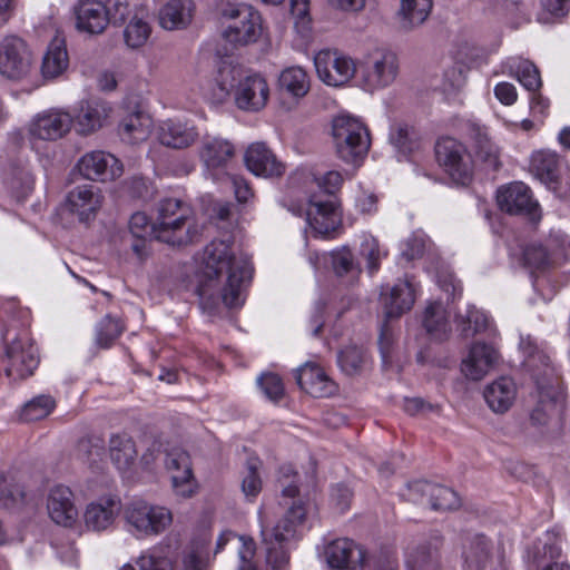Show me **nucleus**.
<instances>
[{
	"label": "nucleus",
	"mask_w": 570,
	"mask_h": 570,
	"mask_svg": "<svg viewBox=\"0 0 570 570\" xmlns=\"http://www.w3.org/2000/svg\"><path fill=\"white\" fill-rule=\"evenodd\" d=\"M252 271L248 258L237 256L229 242L213 240L204 249L198 276L200 304L206 308H214L219 302L228 308L242 306L244 287L252 278Z\"/></svg>",
	"instance_id": "1"
},
{
	"label": "nucleus",
	"mask_w": 570,
	"mask_h": 570,
	"mask_svg": "<svg viewBox=\"0 0 570 570\" xmlns=\"http://www.w3.org/2000/svg\"><path fill=\"white\" fill-rule=\"evenodd\" d=\"M156 239L171 246L197 242L203 226L189 204L178 198L161 199L156 209Z\"/></svg>",
	"instance_id": "2"
},
{
	"label": "nucleus",
	"mask_w": 570,
	"mask_h": 570,
	"mask_svg": "<svg viewBox=\"0 0 570 570\" xmlns=\"http://www.w3.org/2000/svg\"><path fill=\"white\" fill-rule=\"evenodd\" d=\"M306 515V503L302 500L294 501L286 508L275 524L269 523L265 512H259L261 533L266 549V558L274 568H279L287 561L285 546L302 532Z\"/></svg>",
	"instance_id": "3"
},
{
	"label": "nucleus",
	"mask_w": 570,
	"mask_h": 570,
	"mask_svg": "<svg viewBox=\"0 0 570 570\" xmlns=\"http://www.w3.org/2000/svg\"><path fill=\"white\" fill-rule=\"evenodd\" d=\"M524 344L525 342L522 340V348H525ZM524 352L528 355L525 364L533 370L539 397L538 405L531 413V420L538 424H546L549 415L554 411L557 399L560 395L558 377L548 356L535 351V347L530 344L529 350H524Z\"/></svg>",
	"instance_id": "4"
},
{
	"label": "nucleus",
	"mask_w": 570,
	"mask_h": 570,
	"mask_svg": "<svg viewBox=\"0 0 570 570\" xmlns=\"http://www.w3.org/2000/svg\"><path fill=\"white\" fill-rule=\"evenodd\" d=\"M122 518L127 530L138 539L164 533L173 523V512L164 505L135 499L126 503Z\"/></svg>",
	"instance_id": "5"
},
{
	"label": "nucleus",
	"mask_w": 570,
	"mask_h": 570,
	"mask_svg": "<svg viewBox=\"0 0 570 570\" xmlns=\"http://www.w3.org/2000/svg\"><path fill=\"white\" fill-rule=\"evenodd\" d=\"M332 138L338 157L346 163L362 160L371 147L366 125L360 118L346 114L333 118Z\"/></svg>",
	"instance_id": "6"
},
{
	"label": "nucleus",
	"mask_w": 570,
	"mask_h": 570,
	"mask_svg": "<svg viewBox=\"0 0 570 570\" xmlns=\"http://www.w3.org/2000/svg\"><path fill=\"white\" fill-rule=\"evenodd\" d=\"M1 336L6 345V373L13 380H24L33 374L39 365L38 348L26 331L16 332L6 327Z\"/></svg>",
	"instance_id": "7"
},
{
	"label": "nucleus",
	"mask_w": 570,
	"mask_h": 570,
	"mask_svg": "<svg viewBox=\"0 0 570 570\" xmlns=\"http://www.w3.org/2000/svg\"><path fill=\"white\" fill-rule=\"evenodd\" d=\"M222 16L229 21L224 27L222 36L234 46L257 42L264 32L261 13L249 6L226 8Z\"/></svg>",
	"instance_id": "8"
},
{
	"label": "nucleus",
	"mask_w": 570,
	"mask_h": 570,
	"mask_svg": "<svg viewBox=\"0 0 570 570\" xmlns=\"http://www.w3.org/2000/svg\"><path fill=\"white\" fill-rule=\"evenodd\" d=\"M397 75L396 55L387 49H375L362 60L358 81L365 91L373 92L391 86Z\"/></svg>",
	"instance_id": "9"
},
{
	"label": "nucleus",
	"mask_w": 570,
	"mask_h": 570,
	"mask_svg": "<svg viewBox=\"0 0 570 570\" xmlns=\"http://www.w3.org/2000/svg\"><path fill=\"white\" fill-rule=\"evenodd\" d=\"M72 116L60 108H49L35 114L27 124V137L32 148L40 142H53L71 129Z\"/></svg>",
	"instance_id": "10"
},
{
	"label": "nucleus",
	"mask_w": 570,
	"mask_h": 570,
	"mask_svg": "<svg viewBox=\"0 0 570 570\" xmlns=\"http://www.w3.org/2000/svg\"><path fill=\"white\" fill-rule=\"evenodd\" d=\"M435 155L440 166L444 168L452 181L468 186L474 175V165L470 153L460 141L445 137L438 140Z\"/></svg>",
	"instance_id": "11"
},
{
	"label": "nucleus",
	"mask_w": 570,
	"mask_h": 570,
	"mask_svg": "<svg viewBox=\"0 0 570 570\" xmlns=\"http://www.w3.org/2000/svg\"><path fill=\"white\" fill-rule=\"evenodd\" d=\"M306 220L314 236L320 238L334 239L343 232L342 212L335 199L311 197Z\"/></svg>",
	"instance_id": "12"
},
{
	"label": "nucleus",
	"mask_w": 570,
	"mask_h": 570,
	"mask_svg": "<svg viewBox=\"0 0 570 570\" xmlns=\"http://www.w3.org/2000/svg\"><path fill=\"white\" fill-rule=\"evenodd\" d=\"M314 66L318 79L330 87L348 83L357 68L353 58L330 49L321 50L314 56Z\"/></svg>",
	"instance_id": "13"
},
{
	"label": "nucleus",
	"mask_w": 570,
	"mask_h": 570,
	"mask_svg": "<svg viewBox=\"0 0 570 570\" xmlns=\"http://www.w3.org/2000/svg\"><path fill=\"white\" fill-rule=\"evenodd\" d=\"M76 169L90 181L111 183L124 174V165L115 155L105 150L85 153L77 161Z\"/></svg>",
	"instance_id": "14"
},
{
	"label": "nucleus",
	"mask_w": 570,
	"mask_h": 570,
	"mask_svg": "<svg viewBox=\"0 0 570 570\" xmlns=\"http://www.w3.org/2000/svg\"><path fill=\"white\" fill-rule=\"evenodd\" d=\"M32 69V53L19 37L8 36L0 42V75L10 80L26 78Z\"/></svg>",
	"instance_id": "15"
},
{
	"label": "nucleus",
	"mask_w": 570,
	"mask_h": 570,
	"mask_svg": "<svg viewBox=\"0 0 570 570\" xmlns=\"http://www.w3.org/2000/svg\"><path fill=\"white\" fill-rule=\"evenodd\" d=\"M497 203L501 210L510 215H524L532 222L541 219L539 203L533 198L531 189L521 181L500 187Z\"/></svg>",
	"instance_id": "16"
},
{
	"label": "nucleus",
	"mask_w": 570,
	"mask_h": 570,
	"mask_svg": "<svg viewBox=\"0 0 570 570\" xmlns=\"http://www.w3.org/2000/svg\"><path fill=\"white\" fill-rule=\"evenodd\" d=\"M269 97V87L266 79L259 73H246L239 67V73L234 87L236 106L245 111L262 110Z\"/></svg>",
	"instance_id": "17"
},
{
	"label": "nucleus",
	"mask_w": 570,
	"mask_h": 570,
	"mask_svg": "<svg viewBox=\"0 0 570 570\" xmlns=\"http://www.w3.org/2000/svg\"><path fill=\"white\" fill-rule=\"evenodd\" d=\"M46 510L49 519L59 527L71 529L78 523L76 495L67 485L56 484L48 490Z\"/></svg>",
	"instance_id": "18"
},
{
	"label": "nucleus",
	"mask_w": 570,
	"mask_h": 570,
	"mask_svg": "<svg viewBox=\"0 0 570 570\" xmlns=\"http://www.w3.org/2000/svg\"><path fill=\"white\" fill-rule=\"evenodd\" d=\"M102 204L104 195L100 188L91 184H82L68 191L63 207L80 223H88L96 218Z\"/></svg>",
	"instance_id": "19"
},
{
	"label": "nucleus",
	"mask_w": 570,
	"mask_h": 570,
	"mask_svg": "<svg viewBox=\"0 0 570 570\" xmlns=\"http://www.w3.org/2000/svg\"><path fill=\"white\" fill-rule=\"evenodd\" d=\"M124 511L121 500L116 494H104L87 503L83 523L87 530L104 532L111 529Z\"/></svg>",
	"instance_id": "20"
},
{
	"label": "nucleus",
	"mask_w": 570,
	"mask_h": 570,
	"mask_svg": "<svg viewBox=\"0 0 570 570\" xmlns=\"http://www.w3.org/2000/svg\"><path fill=\"white\" fill-rule=\"evenodd\" d=\"M323 554L327 566L335 570H354L365 564V550L347 538L330 541Z\"/></svg>",
	"instance_id": "21"
},
{
	"label": "nucleus",
	"mask_w": 570,
	"mask_h": 570,
	"mask_svg": "<svg viewBox=\"0 0 570 570\" xmlns=\"http://www.w3.org/2000/svg\"><path fill=\"white\" fill-rule=\"evenodd\" d=\"M403 495L409 501L417 503L422 502L424 497H428L432 509L439 511L453 510L460 505V499L452 489L428 481L409 483L406 493Z\"/></svg>",
	"instance_id": "22"
},
{
	"label": "nucleus",
	"mask_w": 570,
	"mask_h": 570,
	"mask_svg": "<svg viewBox=\"0 0 570 570\" xmlns=\"http://www.w3.org/2000/svg\"><path fill=\"white\" fill-rule=\"evenodd\" d=\"M165 464L171 473L176 495L184 499L193 497L197 491V483L193 476L188 453L181 449H174L167 453Z\"/></svg>",
	"instance_id": "23"
},
{
	"label": "nucleus",
	"mask_w": 570,
	"mask_h": 570,
	"mask_svg": "<svg viewBox=\"0 0 570 570\" xmlns=\"http://www.w3.org/2000/svg\"><path fill=\"white\" fill-rule=\"evenodd\" d=\"M244 163L246 168L257 177H278L285 171V165L278 160L272 149L262 141L253 142L247 147L244 155Z\"/></svg>",
	"instance_id": "24"
},
{
	"label": "nucleus",
	"mask_w": 570,
	"mask_h": 570,
	"mask_svg": "<svg viewBox=\"0 0 570 570\" xmlns=\"http://www.w3.org/2000/svg\"><path fill=\"white\" fill-rule=\"evenodd\" d=\"M499 357V352L492 345L476 342L462 360L461 371L466 379L480 381L494 368Z\"/></svg>",
	"instance_id": "25"
},
{
	"label": "nucleus",
	"mask_w": 570,
	"mask_h": 570,
	"mask_svg": "<svg viewBox=\"0 0 570 570\" xmlns=\"http://www.w3.org/2000/svg\"><path fill=\"white\" fill-rule=\"evenodd\" d=\"M109 13L100 0H79L75 7L76 28L88 35H100L110 22Z\"/></svg>",
	"instance_id": "26"
},
{
	"label": "nucleus",
	"mask_w": 570,
	"mask_h": 570,
	"mask_svg": "<svg viewBox=\"0 0 570 570\" xmlns=\"http://www.w3.org/2000/svg\"><path fill=\"white\" fill-rule=\"evenodd\" d=\"M235 155V145L222 137H205L198 149L199 159L209 173L227 167Z\"/></svg>",
	"instance_id": "27"
},
{
	"label": "nucleus",
	"mask_w": 570,
	"mask_h": 570,
	"mask_svg": "<svg viewBox=\"0 0 570 570\" xmlns=\"http://www.w3.org/2000/svg\"><path fill=\"white\" fill-rule=\"evenodd\" d=\"M156 138L165 147L183 149L191 146L198 138L197 128L188 122L166 119L156 128Z\"/></svg>",
	"instance_id": "28"
},
{
	"label": "nucleus",
	"mask_w": 570,
	"mask_h": 570,
	"mask_svg": "<svg viewBox=\"0 0 570 570\" xmlns=\"http://www.w3.org/2000/svg\"><path fill=\"white\" fill-rule=\"evenodd\" d=\"M296 381L313 397H328L336 392L335 383L314 363L308 362L297 368Z\"/></svg>",
	"instance_id": "29"
},
{
	"label": "nucleus",
	"mask_w": 570,
	"mask_h": 570,
	"mask_svg": "<svg viewBox=\"0 0 570 570\" xmlns=\"http://www.w3.org/2000/svg\"><path fill=\"white\" fill-rule=\"evenodd\" d=\"M518 396V386L509 376H500L489 383L483 391V397L489 409L497 414L507 413Z\"/></svg>",
	"instance_id": "30"
},
{
	"label": "nucleus",
	"mask_w": 570,
	"mask_h": 570,
	"mask_svg": "<svg viewBox=\"0 0 570 570\" xmlns=\"http://www.w3.org/2000/svg\"><path fill=\"white\" fill-rule=\"evenodd\" d=\"M151 129V117L146 111L136 109L122 116L118 125V136L127 145H138L149 138Z\"/></svg>",
	"instance_id": "31"
},
{
	"label": "nucleus",
	"mask_w": 570,
	"mask_h": 570,
	"mask_svg": "<svg viewBox=\"0 0 570 570\" xmlns=\"http://www.w3.org/2000/svg\"><path fill=\"white\" fill-rule=\"evenodd\" d=\"M196 11L194 0H168L158 11L159 26L169 31L186 29Z\"/></svg>",
	"instance_id": "32"
},
{
	"label": "nucleus",
	"mask_w": 570,
	"mask_h": 570,
	"mask_svg": "<svg viewBox=\"0 0 570 570\" xmlns=\"http://www.w3.org/2000/svg\"><path fill=\"white\" fill-rule=\"evenodd\" d=\"M111 107L105 101H91L82 106L76 115L77 130L81 135H90L100 129L110 116Z\"/></svg>",
	"instance_id": "33"
},
{
	"label": "nucleus",
	"mask_w": 570,
	"mask_h": 570,
	"mask_svg": "<svg viewBox=\"0 0 570 570\" xmlns=\"http://www.w3.org/2000/svg\"><path fill=\"white\" fill-rule=\"evenodd\" d=\"M69 66V57L65 39L55 37L48 46L42 58L41 73L46 79H55L61 76Z\"/></svg>",
	"instance_id": "34"
},
{
	"label": "nucleus",
	"mask_w": 570,
	"mask_h": 570,
	"mask_svg": "<svg viewBox=\"0 0 570 570\" xmlns=\"http://www.w3.org/2000/svg\"><path fill=\"white\" fill-rule=\"evenodd\" d=\"M415 301L414 288L405 279L395 284L389 294L383 296L385 314L387 317H397L411 309Z\"/></svg>",
	"instance_id": "35"
},
{
	"label": "nucleus",
	"mask_w": 570,
	"mask_h": 570,
	"mask_svg": "<svg viewBox=\"0 0 570 570\" xmlns=\"http://www.w3.org/2000/svg\"><path fill=\"white\" fill-rule=\"evenodd\" d=\"M238 73V66L223 63L218 69L215 82L204 92L205 99L214 105H219L226 101L235 87Z\"/></svg>",
	"instance_id": "36"
},
{
	"label": "nucleus",
	"mask_w": 570,
	"mask_h": 570,
	"mask_svg": "<svg viewBox=\"0 0 570 570\" xmlns=\"http://www.w3.org/2000/svg\"><path fill=\"white\" fill-rule=\"evenodd\" d=\"M503 68L509 76L515 78L529 91H539L542 86L538 68L527 59L519 57L508 58L503 63Z\"/></svg>",
	"instance_id": "37"
},
{
	"label": "nucleus",
	"mask_w": 570,
	"mask_h": 570,
	"mask_svg": "<svg viewBox=\"0 0 570 570\" xmlns=\"http://www.w3.org/2000/svg\"><path fill=\"white\" fill-rule=\"evenodd\" d=\"M109 456L120 472L130 471L137 460L135 442L127 435H112L109 441Z\"/></svg>",
	"instance_id": "38"
},
{
	"label": "nucleus",
	"mask_w": 570,
	"mask_h": 570,
	"mask_svg": "<svg viewBox=\"0 0 570 570\" xmlns=\"http://www.w3.org/2000/svg\"><path fill=\"white\" fill-rule=\"evenodd\" d=\"M433 0H401L397 17L404 30L421 26L430 16Z\"/></svg>",
	"instance_id": "39"
},
{
	"label": "nucleus",
	"mask_w": 570,
	"mask_h": 570,
	"mask_svg": "<svg viewBox=\"0 0 570 570\" xmlns=\"http://www.w3.org/2000/svg\"><path fill=\"white\" fill-rule=\"evenodd\" d=\"M148 12L145 7L135 10L130 20L124 29L125 43L132 49L144 46L151 32V28L147 21Z\"/></svg>",
	"instance_id": "40"
},
{
	"label": "nucleus",
	"mask_w": 570,
	"mask_h": 570,
	"mask_svg": "<svg viewBox=\"0 0 570 570\" xmlns=\"http://www.w3.org/2000/svg\"><path fill=\"white\" fill-rule=\"evenodd\" d=\"M423 326L434 340H444L450 333L448 312L441 302L430 303L423 316Z\"/></svg>",
	"instance_id": "41"
},
{
	"label": "nucleus",
	"mask_w": 570,
	"mask_h": 570,
	"mask_svg": "<svg viewBox=\"0 0 570 570\" xmlns=\"http://www.w3.org/2000/svg\"><path fill=\"white\" fill-rule=\"evenodd\" d=\"M281 89L293 97H304L311 87L307 72L301 67H288L279 76Z\"/></svg>",
	"instance_id": "42"
},
{
	"label": "nucleus",
	"mask_w": 570,
	"mask_h": 570,
	"mask_svg": "<svg viewBox=\"0 0 570 570\" xmlns=\"http://www.w3.org/2000/svg\"><path fill=\"white\" fill-rule=\"evenodd\" d=\"M492 552V543L483 534H475L468 539L463 547L465 561L475 567L483 566Z\"/></svg>",
	"instance_id": "43"
},
{
	"label": "nucleus",
	"mask_w": 570,
	"mask_h": 570,
	"mask_svg": "<svg viewBox=\"0 0 570 570\" xmlns=\"http://www.w3.org/2000/svg\"><path fill=\"white\" fill-rule=\"evenodd\" d=\"M456 324L464 337H472L485 331L489 320L483 311L476 309L474 306H468L464 313L456 315Z\"/></svg>",
	"instance_id": "44"
},
{
	"label": "nucleus",
	"mask_w": 570,
	"mask_h": 570,
	"mask_svg": "<svg viewBox=\"0 0 570 570\" xmlns=\"http://www.w3.org/2000/svg\"><path fill=\"white\" fill-rule=\"evenodd\" d=\"M560 159L553 151H538L533 154L531 165L537 175L546 183H556L558 178Z\"/></svg>",
	"instance_id": "45"
},
{
	"label": "nucleus",
	"mask_w": 570,
	"mask_h": 570,
	"mask_svg": "<svg viewBox=\"0 0 570 570\" xmlns=\"http://www.w3.org/2000/svg\"><path fill=\"white\" fill-rule=\"evenodd\" d=\"M332 268L336 276H358L361 268L356 262L352 250L347 246H341L333 249L331 253Z\"/></svg>",
	"instance_id": "46"
},
{
	"label": "nucleus",
	"mask_w": 570,
	"mask_h": 570,
	"mask_svg": "<svg viewBox=\"0 0 570 570\" xmlns=\"http://www.w3.org/2000/svg\"><path fill=\"white\" fill-rule=\"evenodd\" d=\"M337 362L345 374L355 375L365 366L367 356L363 348L351 345L338 353Z\"/></svg>",
	"instance_id": "47"
},
{
	"label": "nucleus",
	"mask_w": 570,
	"mask_h": 570,
	"mask_svg": "<svg viewBox=\"0 0 570 570\" xmlns=\"http://www.w3.org/2000/svg\"><path fill=\"white\" fill-rule=\"evenodd\" d=\"M56 407V401L50 395H38L27 402L21 416L26 421H38L47 417Z\"/></svg>",
	"instance_id": "48"
},
{
	"label": "nucleus",
	"mask_w": 570,
	"mask_h": 570,
	"mask_svg": "<svg viewBox=\"0 0 570 570\" xmlns=\"http://www.w3.org/2000/svg\"><path fill=\"white\" fill-rule=\"evenodd\" d=\"M438 551L424 546L414 549L406 559L411 570H438Z\"/></svg>",
	"instance_id": "49"
},
{
	"label": "nucleus",
	"mask_w": 570,
	"mask_h": 570,
	"mask_svg": "<svg viewBox=\"0 0 570 570\" xmlns=\"http://www.w3.org/2000/svg\"><path fill=\"white\" fill-rule=\"evenodd\" d=\"M139 570H174V562L161 548H154L142 553L138 560Z\"/></svg>",
	"instance_id": "50"
},
{
	"label": "nucleus",
	"mask_w": 570,
	"mask_h": 570,
	"mask_svg": "<svg viewBox=\"0 0 570 570\" xmlns=\"http://www.w3.org/2000/svg\"><path fill=\"white\" fill-rule=\"evenodd\" d=\"M122 325L120 322L109 315L105 316L96 330V343L100 347H109L112 342L121 334Z\"/></svg>",
	"instance_id": "51"
},
{
	"label": "nucleus",
	"mask_w": 570,
	"mask_h": 570,
	"mask_svg": "<svg viewBox=\"0 0 570 570\" xmlns=\"http://www.w3.org/2000/svg\"><path fill=\"white\" fill-rule=\"evenodd\" d=\"M130 234L137 239H156V218L151 223L145 213L137 212L131 215L129 220Z\"/></svg>",
	"instance_id": "52"
},
{
	"label": "nucleus",
	"mask_w": 570,
	"mask_h": 570,
	"mask_svg": "<svg viewBox=\"0 0 570 570\" xmlns=\"http://www.w3.org/2000/svg\"><path fill=\"white\" fill-rule=\"evenodd\" d=\"M361 255L367 262V269L370 273H375L383 257L386 253L381 249L379 240L373 236H367L361 244Z\"/></svg>",
	"instance_id": "53"
},
{
	"label": "nucleus",
	"mask_w": 570,
	"mask_h": 570,
	"mask_svg": "<svg viewBox=\"0 0 570 570\" xmlns=\"http://www.w3.org/2000/svg\"><path fill=\"white\" fill-rule=\"evenodd\" d=\"M257 383L268 400L277 402L284 396V384L277 374L264 373L257 379Z\"/></svg>",
	"instance_id": "54"
},
{
	"label": "nucleus",
	"mask_w": 570,
	"mask_h": 570,
	"mask_svg": "<svg viewBox=\"0 0 570 570\" xmlns=\"http://www.w3.org/2000/svg\"><path fill=\"white\" fill-rule=\"evenodd\" d=\"M257 470L258 461H249L242 481V491L250 499L256 498L262 490V480Z\"/></svg>",
	"instance_id": "55"
},
{
	"label": "nucleus",
	"mask_w": 570,
	"mask_h": 570,
	"mask_svg": "<svg viewBox=\"0 0 570 570\" xmlns=\"http://www.w3.org/2000/svg\"><path fill=\"white\" fill-rule=\"evenodd\" d=\"M296 474L293 473L292 469L289 466L282 468L279 470V479L278 482L282 487V495L287 499H292V502L288 504V502H285V505L287 508L294 502L301 500V498H296L298 494V488L296 485ZM304 502V500L302 499Z\"/></svg>",
	"instance_id": "56"
},
{
	"label": "nucleus",
	"mask_w": 570,
	"mask_h": 570,
	"mask_svg": "<svg viewBox=\"0 0 570 570\" xmlns=\"http://www.w3.org/2000/svg\"><path fill=\"white\" fill-rule=\"evenodd\" d=\"M524 261L529 266L540 268L548 264L549 262V254L546 247H543L541 244L533 243L525 247L524 253Z\"/></svg>",
	"instance_id": "57"
},
{
	"label": "nucleus",
	"mask_w": 570,
	"mask_h": 570,
	"mask_svg": "<svg viewBox=\"0 0 570 570\" xmlns=\"http://www.w3.org/2000/svg\"><path fill=\"white\" fill-rule=\"evenodd\" d=\"M236 539L240 542V547L238 550V557L240 560V564L238 570H253L254 563L252 559L255 554V542L252 538H246L244 535H237Z\"/></svg>",
	"instance_id": "58"
},
{
	"label": "nucleus",
	"mask_w": 570,
	"mask_h": 570,
	"mask_svg": "<svg viewBox=\"0 0 570 570\" xmlns=\"http://www.w3.org/2000/svg\"><path fill=\"white\" fill-rule=\"evenodd\" d=\"M343 175L337 170H328L324 175L315 178L316 185L325 194L334 195L343 184Z\"/></svg>",
	"instance_id": "59"
},
{
	"label": "nucleus",
	"mask_w": 570,
	"mask_h": 570,
	"mask_svg": "<svg viewBox=\"0 0 570 570\" xmlns=\"http://www.w3.org/2000/svg\"><path fill=\"white\" fill-rule=\"evenodd\" d=\"M466 82V70L462 66L452 67L444 72V90L456 91Z\"/></svg>",
	"instance_id": "60"
},
{
	"label": "nucleus",
	"mask_w": 570,
	"mask_h": 570,
	"mask_svg": "<svg viewBox=\"0 0 570 570\" xmlns=\"http://www.w3.org/2000/svg\"><path fill=\"white\" fill-rule=\"evenodd\" d=\"M140 7L141 6H130L127 1L116 0L112 3V8L109 9V18L114 23H127L135 13V10Z\"/></svg>",
	"instance_id": "61"
},
{
	"label": "nucleus",
	"mask_w": 570,
	"mask_h": 570,
	"mask_svg": "<svg viewBox=\"0 0 570 570\" xmlns=\"http://www.w3.org/2000/svg\"><path fill=\"white\" fill-rule=\"evenodd\" d=\"M478 156L490 166L497 168L499 166V151L494 144L487 137H482L478 144Z\"/></svg>",
	"instance_id": "62"
},
{
	"label": "nucleus",
	"mask_w": 570,
	"mask_h": 570,
	"mask_svg": "<svg viewBox=\"0 0 570 570\" xmlns=\"http://www.w3.org/2000/svg\"><path fill=\"white\" fill-rule=\"evenodd\" d=\"M291 11L296 20V26L304 29L309 28V0H291Z\"/></svg>",
	"instance_id": "63"
},
{
	"label": "nucleus",
	"mask_w": 570,
	"mask_h": 570,
	"mask_svg": "<svg viewBox=\"0 0 570 570\" xmlns=\"http://www.w3.org/2000/svg\"><path fill=\"white\" fill-rule=\"evenodd\" d=\"M495 98L505 106H512L518 100V91L514 85L502 81L494 87Z\"/></svg>",
	"instance_id": "64"
}]
</instances>
